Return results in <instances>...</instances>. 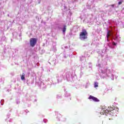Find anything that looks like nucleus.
I'll return each mask as SVG.
<instances>
[{"mask_svg":"<svg viewBox=\"0 0 124 124\" xmlns=\"http://www.w3.org/2000/svg\"><path fill=\"white\" fill-rule=\"evenodd\" d=\"M107 41H109V39H108V38H107Z\"/></svg>","mask_w":124,"mask_h":124,"instance_id":"obj_14","label":"nucleus"},{"mask_svg":"<svg viewBox=\"0 0 124 124\" xmlns=\"http://www.w3.org/2000/svg\"><path fill=\"white\" fill-rule=\"evenodd\" d=\"M89 99H92L93 101H95V102H98L99 100L97 99V98L94 97L93 96L90 95L89 98Z\"/></svg>","mask_w":124,"mask_h":124,"instance_id":"obj_4","label":"nucleus"},{"mask_svg":"<svg viewBox=\"0 0 124 124\" xmlns=\"http://www.w3.org/2000/svg\"><path fill=\"white\" fill-rule=\"evenodd\" d=\"M21 80H25V74H23V75L21 77Z\"/></svg>","mask_w":124,"mask_h":124,"instance_id":"obj_7","label":"nucleus"},{"mask_svg":"<svg viewBox=\"0 0 124 124\" xmlns=\"http://www.w3.org/2000/svg\"><path fill=\"white\" fill-rule=\"evenodd\" d=\"M112 45H114V46H116V45H117V44L116 43H115V42H113Z\"/></svg>","mask_w":124,"mask_h":124,"instance_id":"obj_9","label":"nucleus"},{"mask_svg":"<svg viewBox=\"0 0 124 124\" xmlns=\"http://www.w3.org/2000/svg\"><path fill=\"white\" fill-rule=\"evenodd\" d=\"M111 6H112V7H114V6H115V4H112L111 5Z\"/></svg>","mask_w":124,"mask_h":124,"instance_id":"obj_11","label":"nucleus"},{"mask_svg":"<svg viewBox=\"0 0 124 124\" xmlns=\"http://www.w3.org/2000/svg\"><path fill=\"white\" fill-rule=\"evenodd\" d=\"M66 31V25H64L63 28L62 29L63 32H65Z\"/></svg>","mask_w":124,"mask_h":124,"instance_id":"obj_6","label":"nucleus"},{"mask_svg":"<svg viewBox=\"0 0 124 124\" xmlns=\"http://www.w3.org/2000/svg\"><path fill=\"white\" fill-rule=\"evenodd\" d=\"M122 1H119V2H118V4H119V5L122 4Z\"/></svg>","mask_w":124,"mask_h":124,"instance_id":"obj_10","label":"nucleus"},{"mask_svg":"<svg viewBox=\"0 0 124 124\" xmlns=\"http://www.w3.org/2000/svg\"><path fill=\"white\" fill-rule=\"evenodd\" d=\"M98 83L94 82V88H98Z\"/></svg>","mask_w":124,"mask_h":124,"instance_id":"obj_8","label":"nucleus"},{"mask_svg":"<svg viewBox=\"0 0 124 124\" xmlns=\"http://www.w3.org/2000/svg\"><path fill=\"white\" fill-rule=\"evenodd\" d=\"M112 111H116V110L115 109H113V110H112Z\"/></svg>","mask_w":124,"mask_h":124,"instance_id":"obj_13","label":"nucleus"},{"mask_svg":"<svg viewBox=\"0 0 124 124\" xmlns=\"http://www.w3.org/2000/svg\"><path fill=\"white\" fill-rule=\"evenodd\" d=\"M80 39H87L88 38V32L86 29H83L82 32L79 34Z\"/></svg>","mask_w":124,"mask_h":124,"instance_id":"obj_1","label":"nucleus"},{"mask_svg":"<svg viewBox=\"0 0 124 124\" xmlns=\"http://www.w3.org/2000/svg\"><path fill=\"white\" fill-rule=\"evenodd\" d=\"M37 42V39L35 38H32L30 39V43L31 47H34Z\"/></svg>","mask_w":124,"mask_h":124,"instance_id":"obj_2","label":"nucleus"},{"mask_svg":"<svg viewBox=\"0 0 124 124\" xmlns=\"http://www.w3.org/2000/svg\"><path fill=\"white\" fill-rule=\"evenodd\" d=\"M100 123H101V124H103V121H101Z\"/></svg>","mask_w":124,"mask_h":124,"instance_id":"obj_12","label":"nucleus"},{"mask_svg":"<svg viewBox=\"0 0 124 124\" xmlns=\"http://www.w3.org/2000/svg\"><path fill=\"white\" fill-rule=\"evenodd\" d=\"M111 35H112V33H111V31H108L107 35V38H109V37L111 36Z\"/></svg>","mask_w":124,"mask_h":124,"instance_id":"obj_5","label":"nucleus"},{"mask_svg":"<svg viewBox=\"0 0 124 124\" xmlns=\"http://www.w3.org/2000/svg\"><path fill=\"white\" fill-rule=\"evenodd\" d=\"M109 112H112V110H109L108 109V108L104 107L103 108V109L101 113V114H102V115H106V114H108Z\"/></svg>","mask_w":124,"mask_h":124,"instance_id":"obj_3","label":"nucleus"}]
</instances>
